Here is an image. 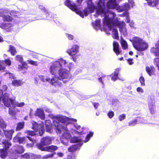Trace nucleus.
Wrapping results in <instances>:
<instances>
[{"instance_id": "4be33fe9", "label": "nucleus", "mask_w": 159, "mask_h": 159, "mask_svg": "<svg viewBox=\"0 0 159 159\" xmlns=\"http://www.w3.org/2000/svg\"><path fill=\"white\" fill-rule=\"evenodd\" d=\"M46 130L47 132L51 133H52L51 129L52 124L49 120H47L45 122Z\"/></svg>"}, {"instance_id": "412c9836", "label": "nucleus", "mask_w": 159, "mask_h": 159, "mask_svg": "<svg viewBox=\"0 0 159 159\" xmlns=\"http://www.w3.org/2000/svg\"><path fill=\"white\" fill-rule=\"evenodd\" d=\"M142 120V118L137 117L136 119L130 121L129 123V126H134L136 124L142 122L141 121Z\"/></svg>"}, {"instance_id": "dca6fc26", "label": "nucleus", "mask_w": 159, "mask_h": 159, "mask_svg": "<svg viewBox=\"0 0 159 159\" xmlns=\"http://www.w3.org/2000/svg\"><path fill=\"white\" fill-rule=\"evenodd\" d=\"M11 63V61L9 59H7L5 61H0V70H5L6 64L10 66Z\"/></svg>"}, {"instance_id": "0eeeda50", "label": "nucleus", "mask_w": 159, "mask_h": 159, "mask_svg": "<svg viewBox=\"0 0 159 159\" xmlns=\"http://www.w3.org/2000/svg\"><path fill=\"white\" fill-rule=\"evenodd\" d=\"M55 129L56 132L57 134H61L62 131L63 132V134L62 136V138L66 139V141L67 139H69L71 137V134L66 127L62 126V125L59 124L55 120L54 121Z\"/></svg>"}, {"instance_id": "f3484780", "label": "nucleus", "mask_w": 159, "mask_h": 159, "mask_svg": "<svg viewBox=\"0 0 159 159\" xmlns=\"http://www.w3.org/2000/svg\"><path fill=\"white\" fill-rule=\"evenodd\" d=\"M35 116H39L41 119L44 120L45 118V114L43 109L38 108L35 111Z\"/></svg>"}, {"instance_id": "9d476101", "label": "nucleus", "mask_w": 159, "mask_h": 159, "mask_svg": "<svg viewBox=\"0 0 159 159\" xmlns=\"http://www.w3.org/2000/svg\"><path fill=\"white\" fill-rule=\"evenodd\" d=\"M5 150L0 149L1 152V157L2 158H5L7 155V150L9 148V147L11 145V143L9 142L7 140H3L2 142Z\"/></svg>"}, {"instance_id": "4c0bfd02", "label": "nucleus", "mask_w": 159, "mask_h": 159, "mask_svg": "<svg viewBox=\"0 0 159 159\" xmlns=\"http://www.w3.org/2000/svg\"><path fill=\"white\" fill-rule=\"evenodd\" d=\"M3 18V19L4 21H10L12 20V17L8 15H4L2 17Z\"/></svg>"}, {"instance_id": "052dcab7", "label": "nucleus", "mask_w": 159, "mask_h": 159, "mask_svg": "<svg viewBox=\"0 0 159 159\" xmlns=\"http://www.w3.org/2000/svg\"><path fill=\"white\" fill-rule=\"evenodd\" d=\"M9 113L10 115L12 116L14 115L15 114L14 111L10 108H9Z\"/></svg>"}, {"instance_id": "bf43d9fd", "label": "nucleus", "mask_w": 159, "mask_h": 159, "mask_svg": "<svg viewBox=\"0 0 159 159\" xmlns=\"http://www.w3.org/2000/svg\"><path fill=\"white\" fill-rule=\"evenodd\" d=\"M3 91L1 90V89H0V102H1V98H2V101H3L2 99H3V96H2V94H3ZM4 94H3L4 95ZM3 102V101H2Z\"/></svg>"}, {"instance_id": "5701e85b", "label": "nucleus", "mask_w": 159, "mask_h": 159, "mask_svg": "<svg viewBox=\"0 0 159 159\" xmlns=\"http://www.w3.org/2000/svg\"><path fill=\"white\" fill-rule=\"evenodd\" d=\"M23 84V82L20 80H15L14 79L12 82V85L16 87L21 86Z\"/></svg>"}, {"instance_id": "0e129e2a", "label": "nucleus", "mask_w": 159, "mask_h": 159, "mask_svg": "<svg viewBox=\"0 0 159 159\" xmlns=\"http://www.w3.org/2000/svg\"><path fill=\"white\" fill-rule=\"evenodd\" d=\"M127 61L129 65H131L134 63V62H133L132 59L129 58L128 59Z\"/></svg>"}, {"instance_id": "e433bc0d", "label": "nucleus", "mask_w": 159, "mask_h": 159, "mask_svg": "<svg viewBox=\"0 0 159 159\" xmlns=\"http://www.w3.org/2000/svg\"><path fill=\"white\" fill-rule=\"evenodd\" d=\"M6 124L2 118L0 117V127L4 129L6 127Z\"/></svg>"}, {"instance_id": "9b49d317", "label": "nucleus", "mask_w": 159, "mask_h": 159, "mask_svg": "<svg viewBox=\"0 0 159 159\" xmlns=\"http://www.w3.org/2000/svg\"><path fill=\"white\" fill-rule=\"evenodd\" d=\"M54 76L52 77L49 82L50 83L55 87H60L62 85V83L61 81V79H60L59 76H57V75H55Z\"/></svg>"}, {"instance_id": "79ce46f5", "label": "nucleus", "mask_w": 159, "mask_h": 159, "mask_svg": "<svg viewBox=\"0 0 159 159\" xmlns=\"http://www.w3.org/2000/svg\"><path fill=\"white\" fill-rule=\"evenodd\" d=\"M139 81L141 84L142 86H144L145 84V80L144 78L142 76L140 77L139 78Z\"/></svg>"}, {"instance_id": "5fc2aeb1", "label": "nucleus", "mask_w": 159, "mask_h": 159, "mask_svg": "<svg viewBox=\"0 0 159 159\" xmlns=\"http://www.w3.org/2000/svg\"><path fill=\"white\" fill-rule=\"evenodd\" d=\"M19 137H18L17 135L14 138L13 141L15 142H19Z\"/></svg>"}, {"instance_id": "c756f323", "label": "nucleus", "mask_w": 159, "mask_h": 159, "mask_svg": "<svg viewBox=\"0 0 159 159\" xmlns=\"http://www.w3.org/2000/svg\"><path fill=\"white\" fill-rule=\"evenodd\" d=\"M146 70L149 75L151 76L153 75L154 72V68L152 67L150 68L149 67H146Z\"/></svg>"}, {"instance_id": "2f4dec72", "label": "nucleus", "mask_w": 159, "mask_h": 159, "mask_svg": "<svg viewBox=\"0 0 159 159\" xmlns=\"http://www.w3.org/2000/svg\"><path fill=\"white\" fill-rule=\"evenodd\" d=\"M39 78L43 82H49L50 81V79L49 78L45 76L42 75L39 76Z\"/></svg>"}, {"instance_id": "6e6552de", "label": "nucleus", "mask_w": 159, "mask_h": 159, "mask_svg": "<svg viewBox=\"0 0 159 159\" xmlns=\"http://www.w3.org/2000/svg\"><path fill=\"white\" fill-rule=\"evenodd\" d=\"M55 121L60 124L57 120L61 123H66V124L72 123V122H75L77 121L76 119L73 118H70L66 116L62 115H58L55 116L53 120V125H54V121Z\"/></svg>"}, {"instance_id": "8fccbe9b", "label": "nucleus", "mask_w": 159, "mask_h": 159, "mask_svg": "<svg viewBox=\"0 0 159 159\" xmlns=\"http://www.w3.org/2000/svg\"><path fill=\"white\" fill-rule=\"evenodd\" d=\"M30 155L29 154L27 153H26L25 154L22 155L20 156L21 157H22L23 158H25L26 159H28L30 157Z\"/></svg>"}, {"instance_id": "aec40b11", "label": "nucleus", "mask_w": 159, "mask_h": 159, "mask_svg": "<svg viewBox=\"0 0 159 159\" xmlns=\"http://www.w3.org/2000/svg\"><path fill=\"white\" fill-rule=\"evenodd\" d=\"M113 50L116 53V55L119 54L120 51L119 49V44L118 43L116 42H114L113 43Z\"/></svg>"}, {"instance_id": "69168bd1", "label": "nucleus", "mask_w": 159, "mask_h": 159, "mask_svg": "<svg viewBox=\"0 0 159 159\" xmlns=\"http://www.w3.org/2000/svg\"><path fill=\"white\" fill-rule=\"evenodd\" d=\"M9 74V76L10 78H12L14 80V79H15V76L14 75H13V74L9 73H7V74Z\"/></svg>"}, {"instance_id": "bb28decb", "label": "nucleus", "mask_w": 159, "mask_h": 159, "mask_svg": "<svg viewBox=\"0 0 159 159\" xmlns=\"http://www.w3.org/2000/svg\"><path fill=\"white\" fill-rule=\"evenodd\" d=\"M120 38V43L123 48V49H126L128 47L127 42L123 39L122 36H121Z\"/></svg>"}, {"instance_id": "423d86ee", "label": "nucleus", "mask_w": 159, "mask_h": 159, "mask_svg": "<svg viewBox=\"0 0 159 159\" xmlns=\"http://www.w3.org/2000/svg\"><path fill=\"white\" fill-rule=\"evenodd\" d=\"M132 43L134 48L138 51H143L148 47L146 43L138 37H135L133 38Z\"/></svg>"}, {"instance_id": "c03bdc74", "label": "nucleus", "mask_w": 159, "mask_h": 159, "mask_svg": "<svg viewBox=\"0 0 159 159\" xmlns=\"http://www.w3.org/2000/svg\"><path fill=\"white\" fill-rule=\"evenodd\" d=\"M24 151V149L22 146H20L19 147V149L17 150V152L19 153H22Z\"/></svg>"}, {"instance_id": "f704fd0d", "label": "nucleus", "mask_w": 159, "mask_h": 159, "mask_svg": "<svg viewBox=\"0 0 159 159\" xmlns=\"http://www.w3.org/2000/svg\"><path fill=\"white\" fill-rule=\"evenodd\" d=\"M9 10L7 9H0V16H3L5 15L4 13H7Z\"/></svg>"}, {"instance_id": "864d4df0", "label": "nucleus", "mask_w": 159, "mask_h": 159, "mask_svg": "<svg viewBox=\"0 0 159 159\" xmlns=\"http://www.w3.org/2000/svg\"><path fill=\"white\" fill-rule=\"evenodd\" d=\"M25 62H23L22 63V65H19L18 66V68L20 70L23 69L24 67V63H25Z\"/></svg>"}, {"instance_id": "4d7b16f0", "label": "nucleus", "mask_w": 159, "mask_h": 159, "mask_svg": "<svg viewBox=\"0 0 159 159\" xmlns=\"http://www.w3.org/2000/svg\"><path fill=\"white\" fill-rule=\"evenodd\" d=\"M137 91L138 92L143 93V89L140 87H138L137 89Z\"/></svg>"}, {"instance_id": "680f3d73", "label": "nucleus", "mask_w": 159, "mask_h": 159, "mask_svg": "<svg viewBox=\"0 0 159 159\" xmlns=\"http://www.w3.org/2000/svg\"><path fill=\"white\" fill-rule=\"evenodd\" d=\"M17 13V11L15 10L11 11L10 12V13L11 15H15Z\"/></svg>"}, {"instance_id": "58836bf2", "label": "nucleus", "mask_w": 159, "mask_h": 159, "mask_svg": "<svg viewBox=\"0 0 159 159\" xmlns=\"http://www.w3.org/2000/svg\"><path fill=\"white\" fill-rule=\"evenodd\" d=\"M16 60V61H18L21 63L22 62V61L23 60V58L20 55H16L15 58Z\"/></svg>"}, {"instance_id": "f03ea898", "label": "nucleus", "mask_w": 159, "mask_h": 159, "mask_svg": "<svg viewBox=\"0 0 159 159\" xmlns=\"http://www.w3.org/2000/svg\"><path fill=\"white\" fill-rule=\"evenodd\" d=\"M73 66L72 63L66 61L62 58L59 59L51 63L49 71L52 75H58L60 79L66 80L63 81L65 83L71 77L70 70Z\"/></svg>"}, {"instance_id": "b1692460", "label": "nucleus", "mask_w": 159, "mask_h": 159, "mask_svg": "<svg viewBox=\"0 0 159 159\" xmlns=\"http://www.w3.org/2000/svg\"><path fill=\"white\" fill-rule=\"evenodd\" d=\"M120 70V69L118 68H117L115 70L114 73L112 74L113 76L111 78L112 80L115 81L118 79V75Z\"/></svg>"}, {"instance_id": "a878e982", "label": "nucleus", "mask_w": 159, "mask_h": 159, "mask_svg": "<svg viewBox=\"0 0 159 159\" xmlns=\"http://www.w3.org/2000/svg\"><path fill=\"white\" fill-rule=\"evenodd\" d=\"M100 23V21L99 19L96 20L94 23H93L94 28L96 30L101 29Z\"/></svg>"}, {"instance_id": "774afa93", "label": "nucleus", "mask_w": 159, "mask_h": 159, "mask_svg": "<svg viewBox=\"0 0 159 159\" xmlns=\"http://www.w3.org/2000/svg\"><path fill=\"white\" fill-rule=\"evenodd\" d=\"M46 112H48V113H50L51 112V110L49 108H46L45 110Z\"/></svg>"}, {"instance_id": "7ed1b4c3", "label": "nucleus", "mask_w": 159, "mask_h": 159, "mask_svg": "<svg viewBox=\"0 0 159 159\" xmlns=\"http://www.w3.org/2000/svg\"><path fill=\"white\" fill-rule=\"evenodd\" d=\"M110 24V29H109L107 27L105 28L104 24L103 26V29L104 31L108 34H110L109 31L112 30V36L114 38L117 39L119 38L117 30L116 29L117 26L119 28L120 32L122 35L124 36H127V30L125 27V23L124 22L119 21L117 18L111 20Z\"/></svg>"}, {"instance_id": "a18cd8bd", "label": "nucleus", "mask_w": 159, "mask_h": 159, "mask_svg": "<svg viewBox=\"0 0 159 159\" xmlns=\"http://www.w3.org/2000/svg\"><path fill=\"white\" fill-rule=\"evenodd\" d=\"M28 62L33 65L37 66L38 65V64L36 61H35L32 60H28L27 61Z\"/></svg>"}, {"instance_id": "473e14b6", "label": "nucleus", "mask_w": 159, "mask_h": 159, "mask_svg": "<svg viewBox=\"0 0 159 159\" xmlns=\"http://www.w3.org/2000/svg\"><path fill=\"white\" fill-rule=\"evenodd\" d=\"M55 154L56 152L49 153L45 155L43 157V158L44 159H48V158H52Z\"/></svg>"}, {"instance_id": "09e8293b", "label": "nucleus", "mask_w": 159, "mask_h": 159, "mask_svg": "<svg viewBox=\"0 0 159 159\" xmlns=\"http://www.w3.org/2000/svg\"><path fill=\"white\" fill-rule=\"evenodd\" d=\"M68 159H75V156L73 154H70L67 156Z\"/></svg>"}, {"instance_id": "72a5a7b5", "label": "nucleus", "mask_w": 159, "mask_h": 159, "mask_svg": "<svg viewBox=\"0 0 159 159\" xmlns=\"http://www.w3.org/2000/svg\"><path fill=\"white\" fill-rule=\"evenodd\" d=\"M83 141L80 138L75 136L71 140V141L73 143H77Z\"/></svg>"}, {"instance_id": "338daca9", "label": "nucleus", "mask_w": 159, "mask_h": 159, "mask_svg": "<svg viewBox=\"0 0 159 159\" xmlns=\"http://www.w3.org/2000/svg\"><path fill=\"white\" fill-rule=\"evenodd\" d=\"M99 104L97 103H94L93 104L94 107L95 109H97L98 108V107L99 106Z\"/></svg>"}, {"instance_id": "e2e57ef3", "label": "nucleus", "mask_w": 159, "mask_h": 159, "mask_svg": "<svg viewBox=\"0 0 159 159\" xmlns=\"http://www.w3.org/2000/svg\"><path fill=\"white\" fill-rule=\"evenodd\" d=\"M34 79L35 80L34 83L36 85H38V84L39 78L35 76L34 77Z\"/></svg>"}, {"instance_id": "f8f14e48", "label": "nucleus", "mask_w": 159, "mask_h": 159, "mask_svg": "<svg viewBox=\"0 0 159 159\" xmlns=\"http://www.w3.org/2000/svg\"><path fill=\"white\" fill-rule=\"evenodd\" d=\"M3 132L6 136V138L9 140H11L12 139V135L14 132V131L13 129L4 130H3V131L0 129V136H3Z\"/></svg>"}, {"instance_id": "a211bd4d", "label": "nucleus", "mask_w": 159, "mask_h": 159, "mask_svg": "<svg viewBox=\"0 0 159 159\" xmlns=\"http://www.w3.org/2000/svg\"><path fill=\"white\" fill-rule=\"evenodd\" d=\"M52 139L51 138L48 136L43 138L41 141L42 143L44 145L47 146L50 144L51 143Z\"/></svg>"}, {"instance_id": "6e6d98bb", "label": "nucleus", "mask_w": 159, "mask_h": 159, "mask_svg": "<svg viewBox=\"0 0 159 159\" xmlns=\"http://www.w3.org/2000/svg\"><path fill=\"white\" fill-rule=\"evenodd\" d=\"M66 36L69 39L72 40L73 39V36L72 35L69 34H66Z\"/></svg>"}, {"instance_id": "20e7f679", "label": "nucleus", "mask_w": 159, "mask_h": 159, "mask_svg": "<svg viewBox=\"0 0 159 159\" xmlns=\"http://www.w3.org/2000/svg\"><path fill=\"white\" fill-rule=\"evenodd\" d=\"M64 4L83 18L84 17V14L85 16H87L89 13L93 12L95 8L91 0H88L87 2L88 8L84 10V13L78 9L77 6L74 3L71 2L69 0L66 1L64 2Z\"/></svg>"}, {"instance_id": "13d9d810", "label": "nucleus", "mask_w": 159, "mask_h": 159, "mask_svg": "<svg viewBox=\"0 0 159 159\" xmlns=\"http://www.w3.org/2000/svg\"><path fill=\"white\" fill-rule=\"evenodd\" d=\"M125 16H126V19H127V22L128 23H129L130 21V20L129 17V16H128V12H126Z\"/></svg>"}, {"instance_id": "6ab92c4d", "label": "nucleus", "mask_w": 159, "mask_h": 159, "mask_svg": "<svg viewBox=\"0 0 159 159\" xmlns=\"http://www.w3.org/2000/svg\"><path fill=\"white\" fill-rule=\"evenodd\" d=\"M149 110L152 114H154L155 112V102L153 101L149 102L148 103Z\"/></svg>"}, {"instance_id": "3c124183", "label": "nucleus", "mask_w": 159, "mask_h": 159, "mask_svg": "<svg viewBox=\"0 0 159 159\" xmlns=\"http://www.w3.org/2000/svg\"><path fill=\"white\" fill-rule=\"evenodd\" d=\"M72 58L73 59V60L74 61L76 62V59L78 58L79 55L77 54H76L75 55H72Z\"/></svg>"}, {"instance_id": "2eb2a0df", "label": "nucleus", "mask_w": 159, "mask_h": 159, "mask_svg": "<svg viewBox=\"0 0 159 159\" xmlns=\"http://www.w3.org/2000/svg\"><path fill=\"white\" fill-rule=\"evenodd\" d=\"M79 47L77 45H74L70 49L67 50V52L70 55L76 54L79 52Z\"/></svg>"}, {"instance_id": "49530a36", "label": "nucleus", "mask_w": 159, "mask_h": 159, "mask_svg": "<svg viewBox=\"0 0 159 159\" xmlns=\"http://www.w3.org/2000/svg\"><path fill=\"white\" fill-rule=\"evenodd\" d=\"M154 64L156 65L159 69V59L157 58L154 59Z\"/></svg>"}, {"instance_id": "c9c22d12", "label": "nucleus", "mask_w": 159, "mask_h": 159, "mask_svg": "<svg viewBox=\"0 0 159 159\" xmlns=\"http://www.w3.org/2000/svg\"><path fill=\"white\" fill-rule=\"evenodd\" d=\"M24 122L18 123L16 129V130H19L22 129L24 127Z\"/></svg>"}, {"instance_id": "c85d7f7f", "label": "nucleus", "mask_w": 159, "mask_h": 159, "mask_svg": "<svg viewBox=\"0 0 159 159\" xmlns=\"http://www.w3.org/2000/svg\"><path fill=\"white\" fill-rule=\"evenodd\" d=\"M8 51L10 52L11 54L13 56L15 55L17 52L15 48L11 45L9 46V49Z\"/></svg>"}, {"instance_id": "f257e3e1", "label": "nucleus", "mask_w": 159, "mask_h": 159, "mask_svg": "<svg viewBox=\"0 0 159 159\" xmlns=\"http://www.w3.org/2000/svg\"><path fill=\"white\" fill-rule=\"evenodd\" d=\"M104 0L100 1L98 4V8L96 11L97 14H100L104 16L103 19V24L105 28L107 27L110 29V22L111 20L117 18L115 14L107 9H115L119 12L124 11H127L130 9L131 7H133L134 5V2L133 0H129L128 3H125L121 7H119L116 3V0H109L106 4Z\"/></svg>"}, {"instance_id": "4468645a", "label": "nucleus", "mask_w": 159, "mask_h": 159, "mask_svg": "<svg viewBox=\"0 0 159 159\" xmlns=\"http://www.w3.org/2000/svg\"><path fill=\"white\" fill-rule=\"evenodd\" d=\"M12 25L10 23H1L0 27L7 31H10L12 28Z\"/></svg>"}, {"instance_id": "1a4fd4ad", "label": "nucleus", "mask_w": 159, "mask_h": 159, "mask_svg": "<svg viewBox=\"0 0 159 159\" xmlns=\"http://www.w3.org/2000/svg\"><path fill=\"white\" fill-rule=\"evenodd\" d=\"M44 146H45V145L42 143L41 141L40 143L37 144V148L42 151L53 152L58 149V147L56 146L51 145L46 147H44Z\"/></svg>"}, {"instance_id": "ddd939ff", "label": "nucleus", "mask_w": 159, "mask_h": 159, "mask_svg": "<svg viewBox=\"0 0 159 159\" xmlns=\"http://www.w3.org/2000/svg\"><path fill=\"white\" fill-rule=\"evenodd\" d=\"M32 129L36 132H37L39 130V134L41 136L44 132V129L43 127V124L38 125L36 122H34L32 123Z\"/></svg>"}, {"instance_id": "39448f33", "label": "nucleus", "mask_w": 159, "mask_h": 159, "mask_svg": "<svg viewBox=\"0 0 159 159\" xmlns=\"http://www.w3.org/2000/svg\"><path fill=\"white\" fill-rule=\"evenodd\" d=\"M9 94L7 93H4L3 98V103L5 106L8 107H10L11 104L12 107H15L16 106L19 107H22L25 105L24 102H19L15 101V99H12L9 98Z\"/></svg>"}, {"instance_id": "393cba45", "label": "nucleus", "mask_w": 159, "mask_h": 159, "mask_svg": "<svg viewBox=\"0 0 159 159\" xmlns=\"http://www.w3.org/2000/svg\"><path fill=\"white\" fill-rule=\"evenodd\" d=\"M148 3L151 7H156L158 3V0H150Z\"/></svg>"}, {"instance_id": "ea45409f", "label": "nucleus", "mask_w": 159, "mask_h": 159, "mask_svg": "<svg viewBox=\"0 0 159 159\" xmlns=\"http://www.w3.org/2000/svg\"><path fill=\"white\" fill-rule=\"evenodd\" d=\"M93 133L92 132H90L89 134H88L85 138V140H84V142L85 143L89 141L91 137L93 136Z\"/></svg>"}, {"instance_id": "603ef678", "label": "nucleus", "mask_w": 159, "mask_h": 159, "mask_svg": "<svg viewBox=\"0 0 159 159\" xmlns=\"http://www.w3.org/2000/svg\"><path fill=\"white\" fill-rule=\"evenodd\" d=\"M114 115V113L113 111H110L108 113V116L110 118H112Z\"/></svg>"}, {"instance_id": "a19ab883", "label": "nucleus", "mask_w": 159, "mask_h": 159, "mask_svg": "<svg viewBox=\"0 0 159 159\" xmlns=\"http://www.w3.org/2000/svg\"><path fill=\"white\" fill-rule=\"evenodd\" d=\"M126 118V115L125 114H122L119 115L118 116V119L120 121L124 120Z\"/></svg>"}, {"instance_id": "de8ad7c7", "label": "nucleus", "mask_w": 159, "mask_h": 159, "mask_svg": "<svg viewBox=\"0 0 159 159\" xmlns=\"http://www.w3.org/2000/svg\"><path fill=\"white\" fill-rule=\"evenodd\" d=\"M25 133H27L28 135L31 136H33L35 134V133L33 131L27 130Z\"/></svg>"}, {"instance_id": "7c9ffc66", "label": "nucleus", "mask_w": 159, "mask_h": 159, "mask_svg": "<svg viewBox=\"0 0 159 159\" xmlns=\"http://www.w3.org/2000/svg\"><path fill=\"white\" fill-rule=\"evenodd\" d=\"M107 79V77L105 75H103L101 77L98 78V80L102 83L103 85V87L104 85V82Z\"/></svg>"}, {"instance_id": "cd10ccee", "label": "nucleus", "mask_w": 159, "mask_h": 159, "mask_svg": "<svg viewBox=\"0 0 159 159\" xmlns=\"http://www.w3.org/2000/svg\"><path fill=\"white\" fill-rule=\"evenodd\" d=\"M79 146L78 145L75 144L68 148V150L70 152H73L76 151L78 148Z\"/></svg>"}, {"instance_id": "37998d69", "label": "nucleus", "mask_w": 159, "mask_h": 159, "mask_svg": "<svg viewBox=\"0 0 159 159\" xmlns=\"http://www.w3.org/2000/svg\"><path fill=\"white\" fill-rule=\"evenodd\" d=\"M26 138L25 137H19V143H22L25 140Z\"/></svg>"}]
</instances>
